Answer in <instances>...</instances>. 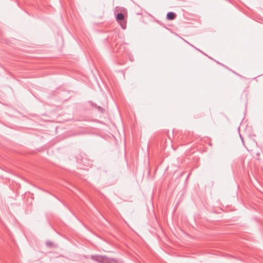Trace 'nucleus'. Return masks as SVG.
Instances as JSON below:
<instances>
[{"label":"nucleus","instance_id":"obj_1","mask_svg":"<svg viewBox=\"0 0 263 263\" xmlns=\"http://www.w3.org/2000/svg\"><path fill=\"white\" fill-rule=\"evenodd\" d=\"M116 21L120 25L121 28L125 30L126 28L128 12L126 8L124 7L119 8L116 7Z\"/></svg>","mask_w":263,"mask_h":263},{"label":"nucleus","instance_id":"obj_3","mask_svg":"<svg viewBox=\"0 0 263 263\" xmlns=\"http://www.w3.org/2000/svg\"><path fill=\"white\" fill-rule=\"evenodd\" d=\"M47 245H48L49 246H52L53 244L51 242H47Z\"/></svg>","mask_w":263,"mask_h":263},{"label":"nucleus","instance_id":"obj_2","mask_svg":"<svg viewBox=\"0 0 263 263\" xmlns=\"http://www.w3.org/2000/svg\"><path fill=\"white\" fill-rule=\"evenodd\" d=\"M177 15L175 13L169 12L167 13L166 18L168 20H173L176 17Z\"/></svg>","mask_w":263,"mask_h":263}]
</instances>
